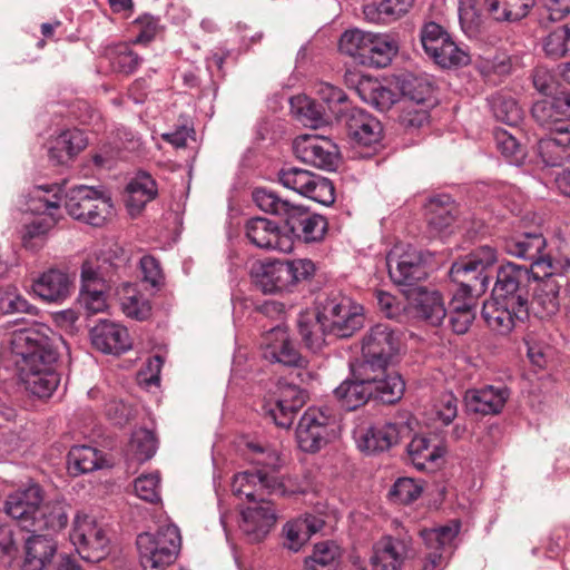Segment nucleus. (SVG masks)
<instances>
[{"mask_svg": "<svg viewBox=\"0 0 570 570\" xmlns=\"http://www.w3.org/2000/svg\"><path fill=\"white\" fill-rule=\"evenodd\" d=\"M250 470L234 475L232 491L244 495L252 505L242 510L239 529L248 542H261L275 525L277 517L274 505L265 495L286 497L297 493L289 479L279 475L281 458L275 449L255 442H248Z\"/></svg>", "mask_w": 570, "mask_h": 570, "instance_id": "nucleus-1", "label": "nucleus"}, {"mask_svg": "<svg viewBox=\"0 0 570 570\" xmlns=\"http://www.w3.org/2000/svg\"><path fill=\"white\" fill-rule=\"evenodd\" d=\"M497 261V250L485 245L452 263L449 276L458 287L448 312L469 311L476 314L478 298L487 292Z\"/></svg>", "mask_w": 570, "mask_h": 570, "instance_id": "nucleus-2", "label": "nucleus"}, {"mask_svg": "<svg viewBox=\"0 0 570 570\" xmlns=\"http://www.w3.org/2000/svg\"><path fill=\"white\" fill-rule=\"evenodd\" d=\"M316 266L312 259H274L252 266L250 278L263 294L292 293L301 284L313 278Z\"/></svg>", "mask_w": 570, "mask_h": 570, "instance_id": "nucleus-3", "label": "nucleus"}, {"mask_svg": "<svg viewBox=\"0 0 570 570\" xmlns=\"http://www.w3.org/2000/svg\"><path fill=\"white\" fill-rule=\"evenodd\" d=\"M61 343V336L48 326L40 325L16 331L11 340V350L19 367L40 368L57 366Z\"/></svg>", "mask_w": 570, "mask_h": 570, "instance_id": "nucleus-4", "label": "nucleus"}, {"mask_svg": "<svg viewBox=\"0 0 570 570\" xmlns=\"http://www.w3.org/2000/svg\"><path fill=\"white\" fill-rule=\"evenodd\" d=\"M538 275L539 272H532L525 264L509 262L501 265L497 271L492 299L515 308L521 315H529L531 281Z\"/></svg>", "mask_w": 570, "mask_h": 570, "instance_id": "nucleus-5", "label": "nucleus"}, {"mask_svg": "<svg viewBox=\"0 0 570 570\" xmlns=\"http://www.w3.org/2000/svg\"><path fill=\"white\" fill-rule=\"evenodd\" d=\"M65 208L73 219L101 227L111 215L114 204L105 188L77 185L66 191Z\"/></svg>", "mask_w": 570, "mask_h": 570, "instance_id": "nucleus-6", "label": "nucleus"}, {"mask_svg": "<svg viewBox=\"0 0 570 570\" xmlns=\"http://www.w3.org/2000/svg\"><path fill=\"white\" fill-rule=\"evenodd\" d=\"M144 570H164L180 550V531L175 524L159 527L155 533L144 532L136 540Z\"/></svg>", "mask_w": 570, "mask_h": 570, "instance_id": "nucleus-7", "label": "nucleus"}, {"mask_svg": "<svg viewBox=\"0 0 570 570\" xmlns=\"http://www.w3.org/2000/svg\"><path fill=\"white\" fill-rule=\"evenodd\" d=\"M316 308L330 335L335 337H351L364 325L362 306L353 304L348 297L340 294L318 299Z\"/></svg>", "mask_w": 570, "mask_h": 570, "instance_id": "nucleus-8", "label": "nucleus"}, {"mask_svg": "<svg viewBox=\"0 0 570 570\" xmlns=\"http://www.w3.org/2000/svg\"><path fill=\"white\" fill-rule=\"evenodd\" d=\"M400 335L392 325L377 323L371 326L362 337L363 360L358 365H366L372 372L373 368L389 367L400 351Z\"/></svg>", "mask_w": 570, "mask_h": 570, "instance_id": "nucleus-9", "label": "nucleus"}, {"mask_svg": "<svg viewBox=\"0 0 570 570\" xmlns=\"http://www.w3.org/2000/svg\"><path fill=\"white\" fill-rule=\"evenodd\" d=\"M336 423V415L328 406L308 407L296 428L299 449L308 453L320 451L334 435Z\"/></svg>", "mask_w": 570, "mask_h": 570, "instance_id": "nucleus-10", "label": "nucleus"}, {"mask_svg": "<svg viewBox=\"0 0 570 570\" xmlns=\"http://www.w3.org/2000/svg\"><path fill=\"white\" fill-rule=\"evenodd\" d=\"M277 177L285 188L321 205L330 206L335 202V187L326 177L295 166H284Z\"/></svg>", "mask_w": 570, "mask_h": 570, "instance_id": "nucleus-11", "label": "nucleus"}, {"mask_svg": "<svg viewBox=\"0 0 570 570\" xmlns=\"http://www.w3.org/2000/svg\"><path fill=\"white\" fill-rule=\"evenodd\" d=\"M70 541L81 559L99 562L108 553L109 538L105 529L90 515H76Z\"/></svg>", "mask_w": 570, "mask_h": 570, "instance_id": "nucleus-12", "label": "nucleus"}, {"mask_svg": "<svg viewBox=\"0 0 570 570\" xmlns=\"http://www.w3.org/2000/svg\"><path fill=\"white\" fill-rule=\"evenodd\" d=\"M307 397V392L299 386L279 383L276 396L264 402L263 414L277 428L288 430L298 411L305 405Z\"/></svg>", "mask_w": 570, "mask_h": 570, "instance_id": "nucleus-13", "label": "nucleus"}, {"mask_svg": "<svg viewBox=\"0 0 570 570\" xmlns=\"http://www.w3.org/2000/svg\"><path fill=\"white\" fill-rule=\"evenodd\" d=\"M336 122L345 129L354 146L375 148L382 140V124L362 108L351 106Z\"/></svg>", "mask_w": 570, "mask_h": 570, "instance_id": "nucleus-14", "label": "nucleus"}, {"mask_svg": "<svg viewBox=\"0 0 570 570\" xmlns=\"http://www.w3.org/2000/svg\"><path fill=\"white\" fill-rule=\"evenodd\" d=\"M295 156L303 163L324 170H335L340 159L337 145L318 135L298 136L293 144Z\"/></svg>", "mask_w": 570, "mask_h": 570, "instance_id": "nucleus-15", "label": "nucleus"}, {"mask_svg": "<svg viewBox=\"0 0 570 570\" xmlns=\"http://www.w3.org/2000/svg\"><path fill=\"white\" fill-rule=\"evenodd\" d=\"M547 240L541 233H520L503 240V250L517 258L528 261L532 272L539 269H551L552 259L544 254Z\"/></svg>", "mask_w": 570, "mask_h": 570, "instance_id": "nucleus-16", "label": "nucleus"}, {"mask_svg": "<svg viewBox=\"0 0 570 570\" xmlns=\"http://www.w3.org/2000/svg\"><path fill=\"white\" fill-rule=\"evenodd\" d=\"M327 219L316 213L311 212L307 207L295 205L285 218L284 234L294 240L306 244L321 242L327 232Z\"/></svg>", "mask_w": 570, "mask_h": 570, "instance_id": "nucleus-17", "label": "nucleus"}, {"mask_svg": "<svg viewBox=\"0 0 570 570\" xmlns=\"http://www.w3.org/2000/svg\"><path fill=\"white\" fill-rule=\"evenodd\" d=\"M366 365H351L348 376L333 391L337 404L345 411H355L372 401L370 375Z\"/></svg>", "mask_w": 570, "mask_h": 570, "instance_id": "nucleus-18", "label": "nucleus"}, {"mask_svg": "<svg viewBox=\"0 0 570 570\" xmlns=\"http://www.w3.org/2000/svg\"><path fill=\"white\" fill-rule=\"evenodd\" d=\"M551 269H539L538 277H532L531 289L533 291L530 306L540 318H548L556 315L560 309V289L564 277Z\"/></svg>", "mask_w": 570, "mask_h": 570, "instance_id": "nucleus-19", "label": "nucleus"}, {"mask_svg": "<svg viewBox=\"0 0 570 570\" xmlns=\"http://www.w3.org/2000/svg\"><path fill=\"white\" fill-rule=\"evenodd\" d=\"M263 357L272 363L302 367L305 360L288 337L285 327L275 325L262 338Z\"/></svg>", "mask_w": 570, "mask_h": 570, "instance_id": "nucleus-20", "label": "nucleus"}, {"mask_svg": "<svg viewBox=\"0 0 570 570\" xmlns=\"http://www.w3.org/2000/svg\"><path fill=\"white\" fill-rule=\"evenodd\" d=\"M412 553V538L404 534L383 537L374 547L371 558L373 570H402Z\"/></svg>", "mask_w": 570, "mask_h": 570, "instance_id": "nucleus-21", "label": "nucleus"}, {"mask_svg": "<svg viewBox=\"0 0 570 570\" xmlns=\"http://www.w3.org/2000/svg\"><path fill=\"white\" fill-rule=\"evenodd\" d=\"M42 501V489L38 484H32L10 494L4 502V511L10 518L17 520L21 529L29 532Z\"/></svg>", "mask_w": 570, "mask_h": 570, "instance_id": "nucleus-22", "label": "nucleus"}, {"mask_svg": "<svg viewBox=\"0 0 570 570\" xmlns=\"http://www.w3.org/2000/svg\"><path fill=\"white\" fill-rule=\"evenodd\" d=\"M246 237L254 246L263 249L291 252V238L284 234L279 225L264 217H253L247 220Z\"/></svg>", "mask_w": 570, "mask_h": 570, "instance_id": "nucleus-23", "label": "nucleus"}, {"mask_svg": "<svg viewBox=\"0 0 570 570\" xmlns=\"http://www.w3.org/2000/svg\"><path fill=\"white\" fill-rule=\"evenodd\" d=\"M510 395V389L503 384L468 390L464 395L466 412L482 416L497 415L502 412Z\"/></svg>", "mask_w": 570, "mask_h": 570, "instance_id": "nucleus-24", "label": "nucleus"}, {"mask_svg": "<svg viewBox=\"0 0 570 570\" xmlns=\"http://www.w3.org/2000/svg\"><path fill=\"white\" fill-rule=\"evenodd\" d=\"M387 265L389 275L393 283L406 288L415 287L417 289L419 283L429 275L422 252L412 248L397 258L395 266L392 265L391 259H389Z\"/></svg>", "mask_w": 570, "mask_h": 570, "instance_id": "nucleus-25", "label": "nucleus"}, {"mask_svg": "<svg viewBox=\"0 0 570 570\" xmlns=\"http://www.w3.org/2000/svg\"><path fill=\"white\" fill-rule=\"evenodd\" d=\"M92 345L105 354L119 355L131 347L128 330L117 323L104 320L90 331Z\"/></svg>", "mask_w": 570, "mask_h": 570, "instance_id": "nucleus-26", "label": "nucleus"}, {"mask_svg": "<svg viewBox=\"0 0 570 570\" xmlns=\"http://www.w3.org/2000/svg\"><path fill=\"white\" fill-rule=\"evenodd\" d=\"M23 544V561L20 570H45L57 553V541L50 534L31 532Z\"/></svg>", "mask_w": 570, "mask_h": 570, "instance_id": "nucleus-27", "label": "nucleus"}, {"mask_svg": "<svg viewBox=\"0 0 570 570\" xmlns=\"http://www.w3.org/2000/svg\"><path fill=\"white\" fill-rule=\"evenodd\" d=\"M125 204L131 217L138 216L158 195V186L146 170H138L126 186Z\"/></svg>", "mask_w": 570, "mask_h": 570, "instance_id": "nucleus-28", "label": "nucleus"}, {"mask_svg": "<svg viewBox=\"0 0 570 570\" xmlns=\"http://www.w3.org/2000/svg\"><path fill=\"white\" fill-rule=\"evenodd\" d=\"M458 214L456 205L449 195L431 197L426 204V223L432 237L452 233Z\"/></svg>", "mask_w": 570, "mask_h": 570, "instance_id": "nucleus-29", "label": "nucleus"}, {"mask_svg": "<svg viewBox=\"0 0 570 570\" xmlns=\"http://www.w3.org/2000/svg\"><path fill=\"white\" fill-rule=\"evenodd\" d=\"M370 375V390H372V401L382 404L397 403L405 391V382L397 372H387V367L380 370L373 368Z\"/></svg>", "mask_w": 570, "mask_h": 570, "instance_id": "nucleus-30", "label": "nucleus"}, {"mask_svg": "<svg viewBox=\"0 0 570 570\" xmlns=\"http://www.w3.org/2000/svg\"><path fill=\"white\" fill-rule=\"evenodd\" d=\"M400 439V426L393 422H377L370 425L358 438L362 452L375 454L390 450Z\"/></svg>", "mask_w": 570, "mask_h": 570, "instance_id": "nucleus-31", "label": "nucleus"}, {"mask_svg": "<svg viewBox=\"0 0 570 570\" xmlns=\"http://www.w3.org/2000/svg\"><path fill=\"white\" fill-rule=\"evenodd\" d=\"M446 453V448L439 443H431L424 435H415L407 444V454L411 463L419 471L433 472L438 470Z\"/></svg>", "mask_w": 570, "mask_h": 570, "instance_id": "nucleus-32", "label": "nucleus"}, {"mask_svg": "<svg viewBox=\"0 0 570 570\" xmlns=\"http://www.w3.org/2000/svg\"><path fill=\"white\" fill-rule=\"evenodd\" d=\"M88 145L85 132L78 128H68L51 139L48 156L53 165H63L72 160Z\"/></svg>", "mask_w": 570, "mask_h": 570, "instance_id": "nucleus-33", "label": "nucleus"}, {"mask_svg": "<svg viewBox=\"0 0 570 570\" xmlns=\"http://www.w3.org/2000/svg\"><path fill=\"white\" fill-rule=\"evenodd\" d=\"M20 380L26 391L38 399H48L57 390L60 383V374L56 366H42L40 368L19 367Z\"/></svg>", "mask_w": 570, "mask_h": 570, "instance_id": "nucleus-34", "label": "nucleus"}, {"mask_svg": "<svg viewBox=\"0 0 570 570\" xmlns=\"http://www.w3.org/2000/svg\"><path fill=\"white\" fill-rule=\"evenodd\" d=\"M32 291L45 302L62 303L70 295L71 281L68 274L51 268L33 281Z\"/></svg>", "mask_w": 570, "mask_h": 570, "instance_id": "nucleus-35", "label": "nucleus"}, {"mask_svg": "<svg viewBox=\"0 0 570 570\" xmlns=\"http://www.w3.org/2000/svg\"><path fill=\"white\" fill-rule=\"evenodd\" d=\"M70 509V505L63 499L41 503L35 524L30 527L29 532H59L68 524Z\"/></svg>", "mask_w": 570, "mask_h": 570, "instance_id": "nucleus-36", "label": "nucleus"}, {"mask_svg": "<svg viewBox=\"0 0 570 570\" xmlns=\"http://www.w3.org/2000/svg\"><path fill=\"white\" fill-rule=\"evenodd\" d=\"M415 316L431 326L443 324L448 315L444 299L438 291H428L422 286L417 287L414 298Z\"/></svg>", "mask_w": 570, "mask_h": 570, "instance_id": "nucleus-37", "label": "nucleus"}, {"mask_svg": "<svg viewBox=\"0 0 570 570\" xmlns=\"http://www.w3.org/2000/svg\"><path fill=\"white\" fill-rule=\"evenodd\" d=\"M297 328L304 345L312 352H318L330 335L318 309H305L298 314Z\"/></svg>", "mask_w": 570, "mask_h": 570, "instance_id": "nucleus-38", "label": "nucleus"}, {"mask_svg": "<svg viewBox=\"0 0 570 570\" xmlns=\"http://www.w3.org/2000/svg\"><path fill=\"white\" fill-rule=\"evenodd\" d=\"M414 0H380L363 6L364 19L376 24H390L404 17Z\"/></svg>", "mask_w": 570, "mask_h": 570, "instance_id": "nucleus-39", "label": "nucleus"}, {"mask_svg": "<svg viewBox=\"0 0 570 570\" xmlns=\"http://www.w3.org/2000/svg\"><path fill=\"white\" fill-rule=\"evenodd\" d=\"M481 315L487 325L500 335H508L515 326V322H524L529 315H521L515 308L505 304H497L491 299L483 303Z\"/></svg>", "mask_w": 570, "mask_h": 570, "instance_id": "nucleus-40", "label": "nucleus"}, {"mask_svg": "<svg viewBox=\"0 0 570 570\" xmlns=\"http://www.w3.org/2000/svg\"><path fill=\"white\" fill-rule=\"evenodd\" d=\"M399 51V43L389 33H373L367 45V51L363 53L361 65L374 68L387 67Z\"/></svg>", "mask_w": 570, "mask_h": 570, "instance_id": "nucleus-41", "label": "nucleus"}, {"mask_svg": "<svg viewBox=\"0 0 570 570\" xmlns=\"http://www.w3.org/2000/svg\"><path fill=\"white\" fill-rule=\"evenodd\" d=\"M537 155L547 167L562 166L570 160V139L567 134H551L539 139Z\"/></svg>", "mask_w": 570, "mask_h": 570, "instance_id": "nucleus-42", "label": "nucleus"}, {"mask_svg": "<svg viewBox=\"0 0 570 570\" xmlns=\"http://www.w3.org/2000/svg\"><path fill=\"white\" fill-rule=\"evenodd\" d=\"M289 102L292 111L305 126L318 128L335 121L323 104L306 96L292 97Z\"/></svg>", "mask_w": 570, "mask_h": 570, "instance_id": "nucleus-43", "label": "nucleus"}, {"mask_svg": "<svg viewBox=\"0 0 570 570\" xmlns=\"http://www.w3.org/2000/svg\"><path fill=\"white\" fill-rule=\"evenodd\" d=\"M531 116L540 127L550 130L551 134H566L564 128L559 130V127H569V124L561 116V109L558 106V95L552 99L535 101L531 108Z\"/></svg>", "mask_w": 570, "mask_h": 570, "instance_id": "nucleus-44", "label": "nucleus"}, {"mask_svg": "<svg viewBox=\"0 0 570 570\" xmlns=\"http://www.w3.org/2000/svg\"><path fill=\"white\" fill-rule=\"evenodd\" d=\"M493 117L510 127H517L523 118V111L518 101L504 92H495L488 98Z\"/></svg>", "mask_w": 570, "mask_h": 570, "instance_id": "nucleus-45", "label": "nucleus"}, {"mask_svg": "<svg viewBox=\"0 0 570 570\" xmlns=\"http://www.w3.org/2000/svg\"><path fill=\"white\" fill-rule=\"evenodd\" d=\"M252 198L255 205L264 213L279 217L284 223L288 217L295 204L281 197L276 191L266 188L257 187L252 193Z\"/></svg>", "mask_w": 570, "mask_h": 570, "instance_id": "nucleus-46", "label": "nucleus"}, {"mask_svg": "<svg viewBox=\"0 0 570 570\" xmlns=\"http://www.w3.org/2000/svg\"><path fill=\"white\" fill-rule=\"evenodd\" d=\"M429 57L443 69L464 67L471 61L468 49L455 43L451 37L445 38L435 52Z\"/></svg>", "mask_w": 570, "mask_h": 570, "instance_id": "nucleus-47", "label": "nucleus"}, {"mask_svg": "<svg viewBox=\"0 0 570 570\" xmlns=\"http://www.w3.org/2000/svg\"><path fill=\"white\" fill-rule=\"evenodd\" d=\"M460 532V523L442 525L433 529H423L420 535L430 552L451 553L452 543Z\"/></svg>", "mask_w": 570, "mask_h": 570, "instance_id": "nucleus-48", "label": "nucleus"}, {"mask_svg": "<svg viewBox=\"0 0 570 570\" xmlns=\"http://www.w3.org/2000/svg\"><path fill=\"white\" fill-rule=\"evenodd\" d=\"M68 471L72 475L88 473L99 469V452L88 445H76L67 456Z\"/></svg>", "mask_w": 570, "mask_h": 570, "instance_id": "nucleus-49", "label": "nucleus"}, {"mask_svg": "<svg viewBox=\"0 0 570 570\" xmlns=\"http://www.w3.org/2000/svg\"><path fill=\"white\" fill-rule=\"evenodd\" d=\"M461 29L470 39H481L484 33V19L476 8V0H459Z\"/></svg>", "mask_w": 570, "mask_h": 570, "instance_id": "nucleus-50", "label": "nucleus"}, {"mask_svg": "<svg viewBox=\"0 0 570 570\" xmlns=\"http://www.w3.org/2000/svg\"><path fill=\"white\" fill-rule=\"evenodd\" d=\"M317 95V101L325 106L326 111L335 121L351 107L344 90L331 83H320Z\"/></svg>", "mask_w": 570, "mask_h": 570, "instance_id": "nucleus-51", "label": "nucleus"}, {"mask_svg": "<svg viewBox=\"0 0 570 570\" xmlns=\"http://www.w3.org/2000/svg\"><path fill=\"white\" fill-rule=\"evenodd\" d=\"M56 219L50 216L35 218L26 224L22 232V245L30 250L40 249L47 238L48 233L55 227Z\"/></svg>", "mask_w": 570, "mask_h": 570, "instance_id": "nucleus-52", "label": "nucleus"}, {"mask_svg": "<svg viewBox=\"0 0 570 570\" xmlns=\"http://www.w3.org/2000/svg\"><path fill=\"white\" fill-rule=\"evenodd\" d=\"M542 50L551 59L570 55V23L557 27L543 37Z\"/></svg>", "mask_w": 570, "mask_h": 570, "instance_id": "nucleus-53", "label": "nucleus"}, {"mask_svg": "<svg viewBox=\"0 0 570 570\" xmlns=\"http://www.w3.org/2000/svg\"><path fill=\"white\" fill-rule=\"evenodd\" d=\"M372 32H365L358 29L346 30L342 33L338 41V49L342 53L354 58L361 65L363 53L367 51V45Z\"/></svg>", "mask_w": 570, "mask_h": 570, "instance_id": "nucleus-54", "label": "nucleus"}, {"mask_svg": "<svg viewBox=\"0 0 570 570\" xmlns=\"http://www.w3.org/2000/svg\"><path fill=\"white\" fill-rule=\"evenodd\" d=\"M109 60L112 70L124 75L134 73L142 59L127 43H120L109 51Z\"/></svg>", "mask_w": 570, "mask_h": 570, "instance_id": "nucleus-55", "label": "nucleus"}, {"mask_svg": "<svg viewBox=\"0 0 570 570\" xmlns=\"http://www.w3.org/2000/svg\"><path fill=\"white\" fill-rule=\"evenodd\" d=\"M130 451L136 461L142 463L150 460L157 451V439L147 429L136 430L130 440Z\"/></svg>", "mask_w": 570, "mask_h": 570, "instance_id": "nucleus-56", "label": "nucleus"}, {"mask_svg": "<svg viewBox=\"0 0 570 570\" xmlns=\"http://www.w3.org/2000/svg\"><path fill=\"white\" fill-rule=\"evenodd\" d=\"M340 547L332 541H324L314 546L313 553L305 559V564L336 570L340 563Z\"/></svg>", "mask_w": 570, "mask_h": 570, "instance_id": "nucleus-57", "label": "nucleus"}, {"mask_svg": "<svg viewBox=\"0 0 570 570\" xmlns=\"http://www.w3.org/2000/svg\"><path fill=\"white\" fill-rule=\"evenodd\" d=\"M401 92L404 97V105L423 106L432 95V87L423 79L409 76L401 82Z\"/></svg>", "mask_w": 570, "mask_h": 570, "instance_id": "nucleus-58", "label": "nucleus"}, {"mask_svg": "<svg viewBox=\"0 0 570 570\" xmlns=\"http://www.w3.org/2000/svg\"><path fill=\"white\" fill-rule=\"evenodd\" d=\"M121 309L127 317L146 321L151 315L150 301L140 292L132 289L121 298Z\"/></svg>", "mask_w": 570, "mask_h": 570, "instance_id": "nucleus-59", "label": "nucleus"}, {"mask_svg": "<svg viewBox=\"0 0 570 570\" xmlns=\"http://www.w3.org/2000/svg\"><path fill=\"white\" fill-rule=\"evenodd\" d=\"M423 487L411 478H399L389 491L392 501L400 504H410L422 494Z\"/></svg>", "mask_w": 570, "mask_h": 570, "instance_id": "nucleus-60", "label": "nucleus"}, {"mask_svg": "<svg viewBox=\"0 0 570 570\" xmlns=\"http://www.w3.org/2000/svg\"><path fill=\"white\" fill-rule=\"evenodd\" d=\"M494 140L497 148L511 164H519L523 158V147L511 132L504 129H497L494 131Z\"/></svg>", "mask_w": 570, "mask_h": 570, "instance_id": "nucleus-61", "label": "nucleus"}, {"mask_svg": "<svg viewBox=\"0 0 570 570\" xmlns=\"http://www.w3.org/2000/svg\"><path fill=\"white\" fill-rule=\"evenodd\" d=\"M450 37L448 31L434 21L425 22L420 30V40L428 56L435 52L440 45L443 43V40Z\"/></svg>", "mask_w": 570, "mask_h": 570, "instance_id": "nucleus-62", "label": "nucleus"}, {"mask_svg": "<svg viewBox=\"0 0 570 570\" xmlns=\"http://www.w3.org/2000/svg\"><path fill=\"white\" fill-rule=\"evenodd\" d=\"M430 114L423 106L406 104L399 116L400 125L410 131L423 128L429 124Z\"/></svg>", "mask_w": 570, "mask_h": 570, "instance_id": "nucleus-63", "label": "nucleus"}, {"mask_svg": "<svg viewBox=\"0 0 570 570\" xmlns=\"http://www.w3.org/2000/svg\"><path fill=\"white\" fill-rule=\"evenodd\" d=\"M159 483L160 478L158 473L140 475L134 483L135 493L146 502L157 503L160 501Z\"/></svg>", "mask_w": 570, "mask_h": 570, "instance_id": "nucleus-64", "label": "nucleus"}]
</instances>
